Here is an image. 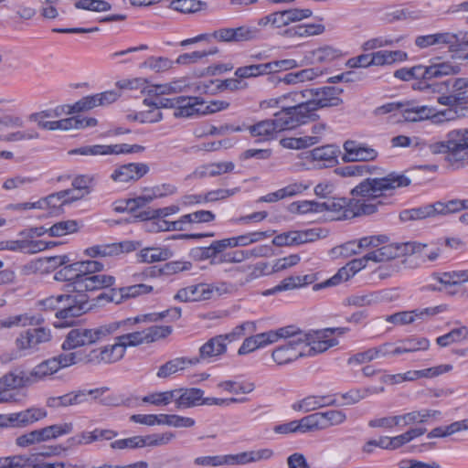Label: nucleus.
Masks as SVG:
<instances>
[{
	"instance_id": "obj_26",
	"label": "nucleus",
	"mask_w": 468,
	"mask_h": 468,
	"mask_svg": "<svg viewBox=\"0 0 468 468\" xmlns=\"http://www.w3.org/2000/svg\"><path fill=\"white\" fill-rule=\"evenodd\" d=\"M94 337L91 328H74L71 329L66 339L62 343L63 350H70L79 346L94 344Z\"/></svg>"
},
{
	"instance_id": "obj_33",
	"label": "nucleus",
	"mask_w": 468,
	"mask_h": 468,
	"mask_svg": "<svg viewBox=\"0 0 468 468\" xmlns=\"http://www.w3.org/2000/svg\"><path fill=\"white\" fill-rule=\"evenodd\" d=\"M395 344L397 356L406 353L428 350L430 347V340L426 337L410 336L405 339H401Z\"/></svg>"
},
{
	"instance_id": "obj_64",
	"label": "nucleus",
	"mask_w": 468,
	"mask_h": 468,
	"mask_svg": "<svg viewBox=\"0 0 468 468\" xmlns=\"http://www.w3.org/2000/svg\"><path fill=\"white\" fill-rule=\"evenodd\" d=\"M116 246L111 244H98L85 249L84 254L90 258L111 257L116 255Z\"/></svg>"
},
{
	"instance_id": "obj_8",
	"label": "nucleus",
	"mask_w": 468,
	"mask_h": 468,
	"mask_svg": "<svg viewBox=\"0 0 468 468\" xmlns=\"http://www.w3.org/2000/svg\"><path fill=\"white\" fill-rule=\"evenodd\" d=\"M273 117V119L263 120L250 125L249 127L250 134L269 140L277 133L292 130L303 125L293 107L284 106L283 111L275 112Z\"/></svg>"
},
{
	"instance_id": "obj_15",
	"label": "nucleus",
	"mask_w": 468,
	"mask_h": 468,
	"mask_svg": "<svg viewBox=\"0 0 468 468\" xmlns=\"http://www.w3.org/2000/svg\"><path fill=\"white\" fill-rule=\"evenodd\" d=\"M144 150V147L139 144H94L85 145L69 151V154H81V155H107V154H120L140 153Z\"/></svg>"
},
{
	"instance_id": "obj_55",
	"label": "nucleus",
	"mask_w": 468,
	"mask_h": 468,
	"mask_svg": "<svg viewBox=\"0 0 468 468\" xmlns=\"http://www.w3.org/2000/svg\"><path fill=\"white\" fill-rule=\"evenodd\" d=\"M176 396V390H167L163 392H154L143 397L142 401L154 406H166L174 401Z\"/></svg>"
},
{
	"instance_id": "obj_52",
	"label": "nucleus",
	"mask_w": 468,
	"mask_h": 468,
	"mask_svg": "<svg viewBox=\"0 0 468 468\" xmlns=\"http://www.w3.org/2000/svg\"><path fill=\"white\" fill-rule=\"evenodd\" d=\"M79 223L76 220H62L53 224L48 228V235L51 237H62L68 234L77 232Z\"/></svg>"
},
{
	"instance_id": "obj_56",
	"label": "nucleus",
	"mask_w": 468,
	"mask_h": 468,
	"mask_svg": "<svg viewBox=\"0 0 468 468\" xmlns=\"http://www.w3.org/2000/svg\"><path fill=\"white\" fill-rule=\"evenodd\" d=\"M300 422L302 433L325 429L322 412L307 415L302 418Z\"/></svg>"
},
{
	"instance_id": "obj_58",
	"label": "nucleus",
	"mask_w": 468,
	"mask_h": 468,
	"mask_svg": "<svg viewBox=\"0 0 468 468\" xmlns=\"http://www.w3.org/2000/svg\"><path fill=\"white\" fill-rule=\"evenodd\" d=\"M260 27L256 26H241L234 28L235 42L250 41L259 38L261 35Z\"/></svg>"
},
{
	"instance_id": "obj_27",
	"label": "nucleus",
	"mask_w": 468,
	"mask_h": 468,
	"mask_svg": "<svg viewBox=\"0 0 468 468\" xmlns=\"http://www.w3.org/2000/svg\"><path fill=\"white\" fill-rule=\"evenodd\" d=\"M444 102H448V107L468 104V78L451 80L450 98L446 99Z\"/></svg>"
},
{
	"instance_id": "obj_41",
	"label": "nucleus",
	"mask_w": 468,
	"mask_h": 468,
	"mask_svg": "<svg viewBox=\"0 0 468 468\" xmlns=\"http://www.w3.org/2000/svg\"><path fill=\"white\" fill-rule=\"evenodd\" d=\"M431 107L410 106L409 103H403L402 116L407 122H420L431 119Z\"/></svg>"
},
{
	"instance_id": "obj_24",
	"label": "nucleus",
	"mask_w": 468,
	"mask_h": 468,
	"mask_svg": "<svg viewBox=\"0 0 468 468\" xmlns=\"http://www.w3.org/2000/svg\"><path fill=\"white\" fill-rule=\"evenodd\" d=\"M174 116L176 118H191L204 115L203 99L197 96H177Z\"/></svg>"
},
{
	"instance_id": "obj_47",
	"label": "nucleus",
	"mask_w": 468,
	"mask_h": 468,
	"mask_svg": "<svg viewBox=\"0 0 468 468\" xmlns=\"http://www.w3.org/2000/svg\"><path fill=\"white\" fill-rule=\"evenodd\" d=\"M468 339V327L461 326L453 328L449 333L437 337L436 343L441 347H445L453 343H459Z\"/></svg>"
},
{
	"instance_id": "obj_21",
	"label": "nucleus",
	"mask_w": 468,
	"mask_h": 468,
	"mask_svg": "<svg viewBox=\"0 0 468 468\" xmlns=\"http://www.w3.org/2000/svg\"><path fill=\"white\" fill-rule=\"evenodd\" d=\"M149 170L147 164L129 163L117 166L110 177L115 183L136 182L144 176Z\"/></svg>"
},
{
	"instance_id": "obj_18",
	"label": "nucleus",
	"mask_w": 468,
	"mask_h": 468,
	"mask_svg": "<svg viewBox=\"0 0 468 468\" xmlns=\"http://www.w3.org/2000/svg\"><path fill=\"white\" fill-rule=\"evenodd\" d=\"M125 355L124 346L119 340L88 352V362L92 365L112 364L121 360Z\"/></svg>"
},
{
	"instance_id": "obj_4",
	"label": "nucleus",
	"mask_w": 468,
	"mask_h": 468,
	"mask_svg": "<svg viewBox=\"0 0 468 468\" xmlns=\"http://www.w3.org/2000/svg\"><path fill=\"white\" fill-rule=\"evenodd\" d=\"M342 92V89L331 86L294 91L296 105L293 109L302 124L314 120L318 109L339 105L342 102L339 98Z\"/></svg>"
},
{
	"instance_id": "obj_10",
	"label": "nucleus",
	"mask_w": 468,
	"mask_h": 468,
	"mask_svg": "<svg viewBox=\"0 0 468 468\" xmlns=\"http://www.w3.org/2000/svg\"><path fill=\"white\" fill-rule=\"evenodd\" d=\"M50 339L51 333L49 329L45 327L27 329L16 339L17 351L2 355V363L17 359L23 355L32 354L38 350L39 345L47 343Z\"/></svg>"
},
{
	"instance_id": "obj_49",
	"label": "nucleus",
	"mask_w": 468,
	"mask_h": 468,
	"mask_svg": "<svg viewBox=\"0 0 468 468\" xmlns=\"http://www.w3.org/2000/svg\"><path fill=\"white\" fill-rule=\"evenodd\" d=\"M285 11H278L264 16L258 19L257 26L260 27H265L271 26L273 28H282L289 25L288 18Z\"/></svg>"
},
{
	"instance_id": "obj_44",
	"label": "nucleus",
	"mask_w": 468,
	"mask_h": 468,
	"mask_svg": "<svg viewBox=\"0 0 468 468\" xmlns=\"http://www.w3.org/2000/svg\"><path fill=\"white\" fill-rule=\"evenodd\" d=\"M436 216L435 204L426 205L423 207L404 210L400 213L399 218L402 221L423 219Z\"/></svg>"
},
{
	"instance_id": "obj_32",
	"label": "nucleus",
	"mask_w": 468,
	"mask_h": 468,
	"mask_svg": "<svg viewBox=\"0 0 468 468\" xmlns=\"http://www.w3.org/2000/svg\"><path fill=\"white\" fill-rule=\"evenodd\" d=\"M335 400L331 396H308L292 405L294 410L309 412L317 409L335 405Z\"/></svg>"
},
{
	"instance_id": "obj_28",
	"label": "nucleus",
	"mask_w": 468,
	"mask_h": 468,
	"mask_svg": "<svg viewBox=\"0 0 468 468\" xmlns=\"http://www.w3.org/2000/svg\"><path fill=\"white\" fill-rule=\"evenodd\" d=\"M340 150L334 144L316 147L311 151L312 160L316 162L319 167H332L337 164Z\"/></svg>"
},
{
	"instance_id": "obj_14",
	"label": "nucleus",
	"mask_w": 468,
	"mask_h": 468,
	"mask_svg": "<svg viewBox=\"0 0 468 468\" xmlns=\"http://www.w3.org/2000/svg\"><path fill=\"white\" fill-rule=\"evenodd\" d=\"M23 126L24 121L19 115L2 112V142L12 143L38 137L37 133L20 131Z\"/></svg>"
},
{
	"instance_id": "obj_54",
	"label": "nucleus",
	"mask_w": 468,
	"mask_h": 468,
	"mask_svg": "<svg viewBox=\"0 0 468 468\" xmlns=\"http://www.w3.org/2000/svg\"><path fill=\"white\" fill-rule=\"evenodd\" d=\"M36 455H16L5 457L2 468H35Z\"/></svg>"
},
{
	"instance_id": "obj_7",
	"label": "nucleus",
	"mask_w": 468,
	"mask_h": 468,
	"mask_svg": "<svg viewBox=\"0 0 468 468\" xmlns=\"http://www.w3.org/2000/svg\"><path fill=\"white\" fill-rule=\"evenodd\" d=\"M170 316L172 320H176L181 316V309L175 307L167 309L159 313H150L139 314L135 317H129L120 321H112L107 324H101L97 327L91 328L93 333L94 341H103L108 337L115 335L120 329L127 331L131 326L139 323L157 322L164 318Z\"/></svg>"
},
{
	"instance_id": "obj_34",
	"label": "nucleus",
	"mask_w": 468,
	"mask_h": 468,
	"mask_svg": "<svg viewBox=\"0 0 468 468\" xmlns=\"http://www.w3.org/2000/svg\"><path fill=\"white\" fill-rule=\"evenodd\" d=\"M57 360L54 357L42 361L35 366L30 371L29 376L32 385L43 381L58 371Z\"/></svg>"
},
{
	"instance_id": "obj_60",
	"label": "nucleus",
	"mask_w": 468,
	"mask_h": 468,
	"mask_svg": "<svg viewBox=\"0 0 468 468\" xmlns=\"http://www.w3.org/2000/svg\"><path fill=\"white\" fill-rule=\"evenodd\" d=\"M100 402L101 404L109 407H132L136 404L137 398L125 397L124 395L114 393L101 398Z\"/></svg>"
},
{
	"instance_id": "obj_51",
	"label": "nucleus",
	"mask_w": 468,
	"mask_h": 468,
	"mask_svg": "<svg viewBox=\"0 0 468 468\" xmlns=\"http://www.w3.org/2000/svg\"><path fill=\"white\" fill-rule=\"evenodd\" d=\"M374 166L368 165H348L335 169V173L343 177L362 176L372 173Z\"/></svg>"
},
{
	"instance_id": "obj_22",
	"label": "nucleus",
	"mask_w": 468,
	"mask_h": 468,
	"mask_svg": "<svg viewBox=\"0 0 468 468\" xmlns=\"http://www.w3.org/2000/svg\"><path fill=\"white\" fill-rule=\"evenodd\" d=\"M466 282H468V270L433 273L423 289L426 291H441L442 288L439 284L447 287L459 285Z\"/></svg>"
},
{
	"instance_id": "obj_13",
	"label": "nucleus",
	"mask_w": 468,
	"mask_h": 468,
	"mask_svg": "<svg viewBox=\"0 0 468 468\" xmlns=\"http://www.w3.org/2000/svg\"><path fill=\"white\" fill-rule=\"evenodd\" d=\"M387 240L388 238L385 235L363 237L358 240H350L334 247L331 254L335 257L349 258L359 254L362 250L377 248Z\"/></svg>"
},
{
	"instance_id": "obj_63",
	"label": "nucleus",
	"mask_w": 468,
	"mask_h": 468,
	"mask_svg": "<svg viewBox=\"0 0 468 468\" xmlns=\"http://www.w3.org/2000/svg\"><path fill=\"white\" fill-rule=\"evenodd\" d=\"M147 344L156 342L170 335L173 332L171 325H154L144 329Z\"/></svg>"
},
{
	"instance_id": "obj_9",
	"label": "nucleus",
	"mask_w": 468,
	"mask_h": 468,
	"mask_svg": "<svg viewBox=\"0 0 468 468\" xmlns=\"http://www.w3.org/2000/svg\"><path fill=\"white\" fill-rule=\"evenodd\" d=\"M192 267L190 261H175L164 264L162 267L152 266L144 270L142 272L133 275V285L112 288V292H151L154 290L152 285L144 283L147 278H155L160 276H169L183 271H188Z\"/></svg>"
},
{
	"instance_id": "obj_45",
	"label": "nucleus",
	"mask_w": 468,
	"mask_h": 468,
	"mask_svg": "<svg viewBox=\"0 0 468 468\" xmlns=\"http://www.w3.org/2000/svg\"><path fill=\"white\" fill-rule=\"evenodd\" d=\"M74 262L64 266L55 274V280L68 282L66 284L67 292H78L77 272L73 270Z\"/></svg>"
},
{
	"instance_id": "obj_46",
	"label": "nucleus",
	"mask_w": 468,
	"mask_h": 468,
	"mask_svg": "<svg viewBox=\"0 0 468 468\" xmlns=\"http://www.w3.org/2000/svg\"><path fill=\"white\" fill-rule=\"evenodd\" d=\"M320 142V137L316 135L303 136V137H288L280 141L282 147L287 149H304L309 146L314 145Z\"/></svg>"
},
{
	"instance_id": "obj_6",
	"label": "nucleus",
	"mask_w": 468,
	"mask_h": 468,
	"mask_svg": "<svg viewBox=\"0 0 468 468\" xmlns=\"http://www.w3.org/2000/svg\"><path fill=\"white\" fill-rule=\"evenodd\" d=\"M428 68L439 69L441 72L434 76H425L420 81H416L412 88L423 93L428 100H435L439 104L448 107V102H444L450 98L451 80H440L443 76L456 74L459 72V67L452 65L449 62L432 63Z\"/></svg>"
},
{
	"instance_id": "obj_2",
	"label": "nucleus",
	"mask_w": 468,
	"mask_h": 468,
	"mask_svg": "<svg viewBox=\"0 0 468 468\" xmlns=\"http://www.w3.org/2000/svg\"><path fill=\"white\" fill-rule=\"evenodd\" d=\"M282 328H290L292 334L282 336L280 339H288L287 343L276 347L271 353V357L278 366L292 363L300 357L323 353L338 344L337 339L333 336L335 332L342 335L347 331L345 327H335L305 333L294 325Z\"/></svg>"
},
{
	"instance_id": "obj_25",
	"label": "nucleus",
	"mask_w": 468,
	"mask_h": 468,
	"mask_svg": "<svg viewBox=\"0 0 468 468\" xmlns=\"http://www.w3.org/2000/svg\"><path fill=\"white\" fill-rule=\"evenodd\" d=\"M78 292L84 291H99L112 288L115 283V277L107 274H95L90 276H80Z\"/></svg>"
},
{
	"instance_id": "obj_23",
	"label": "nucleus",
	"mask_w": 468,
	"mask_h": 468,
	"mask_svg": "<svg viewBox=\"0 0 468 468\" xmlns=\"http://www.w3.org/2000/svg\"><path fill=\"white\" fill-rule=\"evenodd\" d=\"M446 309L447 305L441 304L435 307H427L424 309H416L413 311H404L388 316L386 321L395 324H407L413 323L416 319H422L424 316H432L442 313Z\"/></svg>"
},
{
	"instance_id": "obj_17",
	"label": "nucleus",
	"mask_w": 468,
	"mask_h": 468,
	"mask_svg": "<svg viewBox=\"0 0 468 468\" xmlns=\"http://www.w3.org/2000/svg\"><path fill=\"white\" fill-rule=\"evenodd\" d=\"M345 154L342 160L346 163L369 162L377 159L378 153L373 147L353 140L344 143Z\"/></svg>"
},
{
	"instance_id": "obj_57",
	"label": "nucleus",
	"mask_w": 468,
	"mask_h": 468,
	"mask_svg": "<svg viewBox=\"0 0 468 468\" xmlns=\"http://www.w3.org/2000/svg\"><path fill=\"white\" fill-rule=\"evenodd\" d=\"M218 387L228 392L234 394H249L252 392L255 388V386L252 382H239L231 380L222 381L218 384Z\"/></svg>"
},
{
	"instance_id": "obj_43",
	"label": "nucleus",
	"mask_w": 468,
	"mask_h": 468,
	"mask_svg": "<svg viewBox=\"0 0 468 468\" xmlns=\"http://www.w3.org/2000/svg\"><path fill=\"white\" fill-rule=\"evenodd\" d=\"M53 357L57 360L58 370L75 364H90L88 362V352L82 350L64 353Z\"/></svg>"
},
{
	"instance_id": "obj_40",
	"label": "nucleus",
	"mask_w": 468,
	"mask_h": 468,
	"mask_svg": "<svg viewBox=\"0 0 468 468\" xmlns=\"http://www.w3.org/2000/svg\"><path fill=\"white\" fill-rule=\"evenodd\" d=\"M325 27L322 24H300L285 30V35L290 37H307L321 35L324 32Z\"/></svg>"
},
{
	"instance_id": "obj_38",
	"label": "nucleus",
	"mask_w": 468,
	"mask_h": 468,
	"mask_svg": "<svg viewBox=\"0 0 468 468\" xmlns=\"http://www.w3.org/2000/svg\"><path fill=\"white\" fill-rule=\"evenodd\" d=\"M404 245L388 244L367 253V259L374 262L387 261L399 258Z\"/></svg>"
},
{
	"instance_id": "obj_36",
	"label": "nucleus",
	"mask_w": 468,
	"mask_h": 468,
	"mask_svg": "<svg viewBox=\"0 0 468 468\" xmlns=\"http://www.w3.org/2000/svg\"><path fill=\"white\" fill-rule=\"evenodd\" d=\"M227 345L222 335L210 338L199 348V360L218 356L224 354Z\"/></svg>"
},
{
	"instance_id": "obj_39",
	"label": "nucleus",
	"mask_w": 468,
	"mask_h": 468,
	"mask_svg": "<svg viewBox=\"0 0 468 468\" xmlns=\"http://www.w3.org/2000/svg\"><path fill=\"white\" fill-rule=\"evenodd\" d=\"M407 58V54L401 50H380L371 53L372 66L391 65L397 61H403Z\"/></svg>"
},
{
	"instance_id": "obj_16",
	"label": "nucleus",
	"mask_w": 468,
	"mask_h": 468,
	"mask_svg": "<svg viewBox=\"0 0 468 468\" xmlns=\"http://www.w3.org/2000/svg\"><path fill=\"white\" fill-rule=\"evenodd\" d=\"M81 196H75L74 190L68 189V190H62L57 193L50 194L47 197L38 200L35 203H19L16 205H8L5 207L6 209H16V210H23V209H31V208H42L45 207H58L60 206H63L65 204H68L69 202L75 201L80 199Z\"/></svg>"
},
{
	"instance_id": "obj_42",
	"label": "nucleus",
	"mask_w": 468,
	"mask_h": 468,
	"mask_svg": "<svg viewBox=\"0 0 468 468\" xmlns=\"http://www.w3.org/2000/svg\"><path fill=\"white\" fill-rule=\"evenodd\" d=\"M44 322L41 315H30L28 314H16L2 320V327L37 325Z\"/></svg>"
},
{
	"instance_id": "obj_30",
	"label": "nucleus",
	"mask_w": 468,
	"mask_h": 468,
	"mask_svg": "<svg viewBox=\"0 0 468 468\" xmlns=\"http://www.w3.org/2000/svg\"><path fill=\"white\" fill-rule=\"evenodd\" d=\"M2 385L9 389H19L31 386L32 380L29 372H26L22 367H16L2 377Z\"/></svg>"
},
{
	"instance_id": "obj_29",
	"label": "nucleus",
	"mask_w": 468,
	"mask_h": 468,
	"mask_svg": "<svg viewBox=\"0 0 468 468\" xmlns=\"http://www.w3.org/2000/svg\"><path fill=\"white\" fill-rule=\"evenodd\" d=\"M176 396L174 399L176 407L178 410H185L201 405L204 390L197 388L175 389Z\"/></svg>"
},
{
	"instance_id": "obj_3",
	"label": "nucleus",
	"mask_w": 468,
	"mask_h": 468,
	"mask_svg": "<svg viewBox=\"0 0 468 468\" xmlns=\"http://www.w3.org/2000/svg\"><path fill=\"white\" fill-rule=\"evenodd\" d=\"M369 261L370 259H367V254L362 258L354 259L347 262L344 267L340 268L334 276L322 282H315L317 280L316 274L290 276L283 279L274 288L266 290L263 292H280L282 291L300 289L305 285L313 283L314 291L328 289L348 281L356 272L364 269Z\"/></svg>"
},
{
	"instance_id": "obj_35",
	"label": "nucleus",
	"mask_w": 468,
	"mask_h": 468,
	"mask_svg": "<svg viewBox=\"0 0 468 468\" xmlns=\"http://www.w3.org/2000/svg\"><path fill=\"white\" fill-rule=\"evenodd\" d=\"M198 363L199 358L197 357H176L162 365L156 375L158 378H167L179 370L185 369L188 365H197Z\"/></svg>"
},
{
	"instance_id": "obj_19",
	"label": "nucleus",
	"mask_w": 468,
	"mask_h": 468,
	"mask_svg": "<svg viewBox=\"0 0 468 468\" xmlns=\"http://www.w3.org/2000/svg\"><path fill=\"white\" fill-rule=\"evenodd\" d=\"M97 120L92 117L71 116L58 121L39 120V128L48 131H69L72 129H84L97 125Z\"/></svg>"
},
{
	"instance_id": "obj_61",
	"label": "nucleus",
	"mask_w": 468,
	"mask_h": 468,
	"mask_svg": "<svg viewBox=\"0 0 468 468\" xmlns=\"http://www.w3.org/2000/svg\"><path fill=\"white\" fill-rule=\"evenodd\" d=\"M206 3L198 0H174L170 4L171 8L185 14L197 12Z\"/></svg>"
},
{
	"instance_id": "obj_53",
	"label": "nucleus",
	"mask_w": 468,
	"mask_h": 468,
	"mask_svg": "<svg viewBox=\"0 0 468 468\" xmlns=\"http://www.w3.org/2000/svg\"><path fill=\"white\" fill-rule=\"evenodd\" d=\"M294 91L283 94L278 98H272L269 100H265L261 101L260 108L262 110L269 108H281V111H283L284 106L294 107L296 102H294Z\"/></svg>"
},
{
	"instance_id": "obj_20",
	"label": "nucleus",
	"mask_w": 468,
	"mask_h": 468,
	"mask_svg": "<svg viewBox=\"0 0 468 468\" xmlns=\"http://www.w3.org/2000/svg\"><path fill=\"white\" fill-rule=\"evenodd\" d=\"M463 34L452 32H438L435 34L418 36L415 38V45L419 48H427L431 46H463L462 38Z\"/></svg>"
},
{
	"instance_id": "obj_50",
	"label": "nucleus",
	"mask_w": 468,
	"mask_h": 468,
	"mask_svg": "<svg viewBox=\"0 0 468 468\" xmlns=\"http://www.w3.org/2000/svg\"><path fill=\"white\" fill-rule=\"evenodd\" d=\"M104 265L98 261H81L74 262L72 267L77 272V282H80V276L95 275L96 272L101 271Z\"/></svg>"
},
{
	"instance_id": "obj_31",
	"label": "nucleus",
	"mask_w": 468,
	"mask_h": 468,
	"mask_svg": "<svg viewBox=\"0 0 468 468\" xmlns=\"http://www.w3.org/2000/svg\"><path fill=\"white\" fill-rule=\"evenodd\" d=\"M441 72L439 69L428 68V66L417 65L411 68H401L394 72V77L404 81L416 80L420 81L425 76H434Z\"/></svg>"
},
{
	"instance_id": "obj_12",
	"label": "nucleus",
	"mask_w": 468,
	"mask_h": 468,
	"mask_svg": "<svg viewBox=\"0 0 468 468\" xmlns=\"http://www.w3.org/2000/svg\"><path fill=\"white\" fill-rule=\"evenodd\" d=\"M290 332V328H278L246 337L239 346L238 354L240 356L247 355L259 348L276 343L282 336L291 335L292 333Z\"/></svg>"
},
{
	"instance_id": "obj_62",
	"label": "nucleus",
	"mask_w": 468,
	"mask_h": 468,
	"mask_svg": "<svg viewBox=\"0 0 468 468\" xmlns=\"http://www.w3.org/2000/svg\"><path fill=\"white\" fill-rule=\"evenodd\" d=\"M119 340L122 346H124V350L129 346H137L143 344H147L146 335L144 330L143 331H135L129 334H123L115 338Z\"/></svg>"
},
{
	"instance_id": "obj_1",
	"label": "nucleus",
	"mask_w": 468,
	"mask_h": 468,
	"mask_svg": "<svg viewBox=\"0 0 468 468\" xmlns=\"http://www.w3.org/2000/svg\"><path fill=\"white\" fill-rule=\"evenodd\" d=\"M411 180L403 174L389 173L383 177L366 178L351 190L353 198L329 197L325 200L326 211L335 219H349L377 212L384 202L380 197L391 194L399 187L408 186Z\"/></svg>"
},
{
	"instance_id": "obj_59",
	"label": "nucleus",
	"mask_w": 468,
	"mask_h": 468,
	"mask_svg": "<svg viewBox=\"0 0 468 468\" xmlns=\"http://www.w3.org/2000/svg\"><path fill=\"white\" fill-rule=\"evenodd\" d=\"M175 438V434L170 431L164 433H154L142 436V447H156L169 443Z\"/></svg>"
},
{
	"instance_id": "obj_48",
	"label": "nucleus",
	"mask_w": 468,
	"mask_h": 468,
	"mask_svg": "<svg viewBox=\"0 0 468 468\" xmlns=\"http://www.w3.org/2000/svg\"><path fill=\"white\" fill-rule=\"evenodd\" d=\"M376 392V388H352L344 393H338L337 396L345 400L344 405H353Z\"/></svg>"
},
{
	"instance_id": "obj_5",
	"label": "nucleus",
	"mask_w": 468,
	"mask_h": 468,
	"mask_svg": "<svg viewBox=\"0 0 468 468\" xmlns=\"http://www.w3.org/2000/svg\"><path fill=\"white\" fill-rule=\"evenodd\" d=\"M44 310H57L56 317L61 320L54 324L56 327H65L71 323L68 318H74L92 309L94 303L88 299V294H51L39 302Z\"/></svg>"
},
{
	"instance_id": "obj_11",
	"label": "nucleus",
	"mask_w": 468,
	"mask_h": 468,
	"mask_svg": "<svg viewBox=\"0 0 468 468\" xmlns=\"http://www.w3.org/2000/svg\"><path fill=\"white\" fill-rule=\"evenodd\" d=\"M447 138L451 146L448 161L457 168L468 165V128L452 130Z\"/></svg>"
},
{
	"instance_id": "obj_37",
	"label": "nucleus",
	"mask_w": 468,
	"mask_h": 468,
	"mask_svg": "<svg viewBox=\"0 0 468 468\" xmlns=\"http://www.w3.org/2000/svg\"><path fill=\"white\" fill-rule=\"evenodd\" d=\"M173 252L170 249L148 247L141 250L137 253V260L144 263H154L170 259Z\"/></svg>"
}]
</instances>
